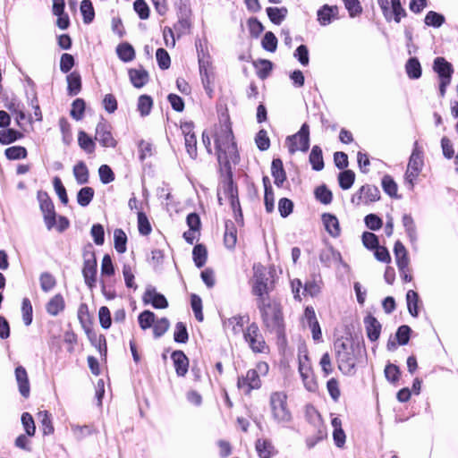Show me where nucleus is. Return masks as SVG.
Wrapping results in <instances>:
<instances>
[{
	"mask_svg": "<svg viewBox=\"0 0 458 458\" xmlns=\"http://www.w3.org/2000/svg\"><path fill=\"white\" fill-rule=\"evenodd\" d=\"M67 91L70 96H76L81 89V77L78 72H72L66 77Z\"/></svg>",
	"mask_w": 458,
	"mask_h": 458,
	"instance_id": "obj_30",
	"label": "nucleus"
},
{
	"mask_svg": "<svg viewBox=\"0 0 458 458\" xmlns=\"http://www.w3.org/2000/svg\"><path fill=\"white\" fill-rule=\"evenodd\" d=\"M95 140L104 148H115L117 144L111 132L110 124L103 120L97 124Z\"/></svg>",
	"mask_w": 458,
	"mask_h": 458,
	"instance_id": "obj_12",
	"label": "nucleus"
},
{
	"mask_svg": "<svg viewBox=\"0 0 458 458\" xmlns=\"http://www.w3.org/2000/svg\"><path fill=\"white\" fill-rule=\"evenodd\" d=\"M192 257L195 266L199 268L204 267L207 261L208 251L203 244H197L192 250Z\"/></svg>",
	"mask_w": 458,
	"mask_h": 458,
	"instance_id": "obj_43",
	"label": "nucleus"
},
{
	"mask_svg": "<svg viewBox=\"0 0 458 458\" xmlns=\"http://www.w3.org/2000/svg\"><path fill=\"white\" fill-rule=\"evenodd\" d=\"M310 163L312 169L315 171H321L324 168V159L322 149L319 146H313L309 157Z\"/></svg>",
	"mask_w": 458,
	"mask_h": 458,
	"instance_id": "obj_35",
	"label": "nucleus"
},
{
	"mask_svg": "<svg viewBox=\"0 0 458 458\" xmlns=\"http://www.w3.org/2000/svg\"><path fill=\"white\" fill-rule=\"evenodd\" d=\"M116 54L119 59L124 63H129L135 58V50L133 47L127 42L121 43L117 46Z\"/></svg>",
	"mask_w": 458,
	"mask_h": 458,
	"instance_id": "obj_32",
	"label": "nucleus"
},
{
	"mask_svg": "<svg viewBox=\"0 0 458 458\" xmlns=\"http://www.w3.org/2000/svg\"><path fill=\"white\" fill-rule=\"evenodd\" d=\"M266 13L271 22L280 25L286 18L288 10L286 7H267Z\"/></svg>",
	"mask_w": 458,
	"mask_h": 458,
	"instance_id": "obj_36",
	"label": "nucleus"
},
{
	"mask_svg": "<svg viewBox=\"0 0 458 458\" xmlns=\"http://www.w3.org/2000/svg\"><path fill=\"white\" fill-rule=\"evenodd\" d=\"M21 420L27 436L33 437L36 432V426L33 417L29 412H23L21 414Z\"/></svg>",
	"mask_w": 458,
	"mask_h": 458,
	"instance_id": "obj_58",
	"label": "nucleus"
},
{
	"mask_svg": "<svg viewBox=\"0 0 458 458\" xmlns=\"http://www.w3.org/2000/svg\"><path fill=\"white\" fill-rule=\"evenodd\" d=\"M175 372L178 377H184L188 372L189 359L182 351H174L171 354Z\"/></svg>",
	"mask_w": 458,
	"mask_h": 458,
	"instance_id": "obj_19",
	"label": "nucleus"
},
{
	"mask_svg": "<svg viewBox=\"0 0 458 458\" xmlns=\"http://www.w3.org/2000/svg\"><path fill=\"white\" fill-rule=\"evenodd\" d=\"M217 161L219 164V171L222 179L233 178V171L231 166V155L219 153L217 155Z\"/></svg>",
	"mask_w": 458,
	"mask_h": 458,
	"instance_id": "obj_25",
	"label": "nucleus"
},
{
	"mask_svg": "<svg viewBox=\"0 0 458 458\" xmlns=\"http://www.w3.org/2000/svg\"><path fill=\"white\" fill-rule=\"evenodd\" d=\"M170 322L166 318H162L160 319L155 320L153 325V334L155 338H159L164 335L166 331L169 329Z\"/></svg>",
	"mask_w": 458,
	"mask_h": 458,
	"instance_id": "obj_59",
	"label": "nucleus"
},
{
	"mask_svg": "<svg viewBox=\"0 0 458 458\" xmlns=\"http://www.w3.org/2000/svg\"><path fill=\"white\" fill-rule=\"evenodd\" d=\"M243 338L254 353H267L269 347L260 333L257 323L252 322L243 331Z\"/></svg>",
	"mask_w": 458,
	"mask_h": 458,
	"instance_id": "obj_8",
	"label": "nucleus"
},
{
	"mask_svg": "<svg viewBox=\"0 0 458 458\" xmlns=\"http://www.w3.org/2000/svg\"><path fill=\"white\" fill-rule=\"evenodd\" d=\"M78 143L80 147L89 154L95 150V142L93 140L83 131H81L78 135Z\"/></svg>",
	"mask_w": 458,
	"mask_h": 458,
	"instance_id": "obj_52",
	"label": "nucleus"
},
{
	"mask_svg": "<svg viewBox=\"0 0 458 458\" xmlns=\"http://www.w3.org/2000/svg\"><path fill=\"white\" fill-rule=\"evenodd\" d=\"M364 325L368 338L371 342L377 341L380 336L382 327L378 320L371 314H369L364 318Z\"/></svg>",
	"mask_w": 458,
	"mask_h": 458,
	"instance_id": "obj_18",
	"label": "nucleus"
},
{
	"mask_svg": "<svg viewBox=\"0 0 458 458\" xmlns=\"http://www.w3.org/2000/svg\"><path fill=\"white\" fill-rule=\"evenodd\" d=\"M73 175L78 184L83 185L89 182V173L86 164L83 161H79L73 166Z\"/></svg>",
	"mask_w": 458,
	"mask_h": 458,
	"instance_id": "obj_34",
	"label": "nucleus"
},
{
	"mask_svg": "<svg viewBox=\"0 0 458 458\" xmlns=\"http://www.w3.org/2000/svg\"><path fill=\"white\" fill-rule=\"evenodd\" d=\"M265 329L275 334L278 341H285V327L282 307L276 301H259L257 304Z\"/></svg>",
	"mask_w": 458,
	"mask_h": 458,
	"instance_id": "obj_1",
	"label": "nucleus"
},
{
	"mask_svg": "<svg viewBox=\"0 0 458 458\" xmlns=\"http://www.w3.org/2000/svg\"><path fill=\"white\" fill-rule=\"evenodd\" d=\"M39 208L43 213L44 222L48 230L54 228L56 224V213L55 206L47 192L39 191L37 194Z\"/></svg>",
	"mask_w": 458,
	"mask_h": 458,
	"instance_id": "obj_10",
	"label": "nucleus"
},
{
	"mask_svg": "<svg viewBox=\"0 0 458 458\" xmlns=\"http://www.w3.org/2000/svg\"><path fill=\"white\" fill-rule=\"evenodd\" d=\"M244 318L245 316H233L229 318L223 322V326L225 328H231L233 335H239L240 333H243L245 329H243L244 326ZM247 320H249V317L246 316Z\"/></svg>",
	"mask_w": 458,
	"mask_h": 458,
	"instance_id": "obj_26",
	"label": "nucleus"
},
{
	"mask_svg": "<svg viewBox=\"0 0 458 458\" xmlns=\"http://www.w3.org/2000/svg\"><path fill=\"white\" fill-rule=\"evenodd\" d=\"M380 191L377 187L365 184L352 197V203L359 206L360 203L369 204L379 200Z\"/></svg>",
	"mask_w": 458,
	"mask_h": 458,
	"instance_id": "obj_11",
	"label": "nucleus"
},
{
	"mask_svg": "<svg viewBox=\"0 0 458 458\" xmlns=\"http://www.w3.org/2000/svg\"><path fill=\"white\" fill-rule=\"evenodd\" d=\"M254 275L252 279L251 293L257 297L256 304L259 301H270L269 293L274 289V281L272 279L271 273L261 265L254 266Z\"/></svg>",
	"mask_w": 458,
	"mask_h": 458,
	"instance_id": "obj_3",
	"label": "nucleus"
},
{
	"mask_svg": "<svg viewBox=\"0 0 458 458\" xmlns=\"http://www.w3.org/2000/svg\"><path fill=\"white\" fill-rule=\"evenodd\" d=\"M307 413L310 421L317 428V434L315 435V437L319 440V442L322 441L327 437V428L323 424L320 414L314 408L311 409V411H308Z\"/></svg>",
	"mask_w": 458,
	"mask_h": 458,
	"instance_id": "obj_24",
	"label": "nucleus"
},
{
	"mask_svg": "<svg viewBox=\"0 0 458 458\" xmlns=\"http://www.w3.org/2000/svg\"><path fill=\"white\" fill-rule=\"evenodd\" d=\"M406 302L409 313L417 318L419 316L420 297L414 290H409L406 293Z\"/></svg>",
	"mask_w": 458,
	"mask_h": 458,
	"instance_id": "obj_37",
	"label": "nucleus"
},
{
	"mask_svg": "<svg viewBox=\"0 0 458 458\" xmlns=\"http://www.w3.org/2000/svg\"><path fill=\"white\" fill-rule=\"evenodd\" d=\"M153 106V100L148 95H141L138 99V110L141 116H147L150 114Z\"/></svg>",
	"mask_w": 458,
	"mask_h": 458,
	"instance_id": "obj_49",
	"label": "nucleus"
},
{
	"mask_svg": "<svg viewBox=\"0 0 458 458\" xmlns=\"http://www.w3.org/2000/svg\"><path fill=\"white\" fill-rule=\"evenodd\" d=\"M14 374L21 395L28 398L30 393V386L27 370L24 367L18 366L15 369Z\"/></svg>",
	"mask_w": 458,
	"mask_h": 458,
	"instance_id": "obj_16",
	"label": "nucleus"
},
{
	"mask_svg": "<svg viewBox=\"0 0 458 458\" xmlns=\"http://www.w3.org/2000/svg\"><path fill=\"white\" fill-rule=\"evenodd\" d=\"M402 223L410 242L414 244L418 241L417 227L412 216L410 214H404L402 217Z\"/></svg>",
	"mask_w": 458,
	"mask_h": 458,
	"instance_id": "obj_27",
	"label": "nucleus"
},
{
	"mask_svg": "<svg viewBox=\"0 0 458 458\" xmlns=\"http://www.w3.org/2000/svg\"><path fill=\"white\" fill-rule=\"evenodd\" d=\"M322 222L324 224L326 231L330 236L337 238L341 234V229L338 218L330 213H325L322 215Z\"/></svg>",
	"mask_w": 458,
	"mask_h": 458,
	"instance_id": "obj_20",
	"label": "nucleus"
},
{
	"mask_svg": "<svg viewBox=\"0 0 458 458\" xmlns=\"http://www.w3.org/2000/svg\"><path fill=\"white\" fill-rule=\"evenodd\" d=\"M288 150L291 154L296 151L307 152L310 148V126L304 123L293 135L286 138Z\"/></svg>",
	"mask_w": 458,
	"mask_h": 458,
	"instance_id": "obj_9",
	"label": "nucleus"
},
{
	"mask_svg": "<svg viewBox=\"0 0 458 458\" xmlns=\"http://www.w3.org/2000/svg\"><path fill=\"white\" fill-rule=\"evenodd\" d=\"M433 71L437 74L439 79V96L444 98L446 93V89L452 81L454 67L445 58L438 56L434 59Z\"/></svg>",
	"mask_w": 458,
	"mask_h": 458,
	"instance_id": "obj_7",
	"label": "nucleus"
},
{
	"mask_svg": "<svg viewBox=\"0 0 458 458\" xmlns=\"http://www.w3.org/2000/svg\"><path fill=\"white\" fill-rule=\"evenodd\" d=\"M237 385L239 388L244 389L245 394H250L251 390L260 388L261 380L257 370L249 369L245 377L238 378Z\"/></svg>",
	"mask_w": 458,
	"mask_h": 458,
	"instance_id": "obj_13",
	"label": "nucleus"
},
{
	"mask_svg": "<svg viewBox=\"0 0 458 458\" xmlns=\"http://www.w3.org/2000/svg\"><path fill=\"white\" fill-rule=\"evenodd\" d=\"M269 406L274 421L284 428H287L293 420V415L287 403V394L283 391L271 393Z\"/></svg>",
	"mask_w": 458,
	"mask_h": 458,
	"instance_id": "obj_4",
	"label": "nucleus"
},
{
	"mask_svg": "<svg viewBox=\"0 0 458 458\" xmlns=\"http://www.w3.org/2000/svg\"><path fill=\"white\" fill-rule=\"evenodd\" d=\"M255 447L259 458H270L273 455L274 445L267 439H258Z\"/></svg>",
	"mask_w": 458,
	"mask_h": 458,
	"instance_id": "obj_38",
	"label": "nucleus"
},
{
	"mask_svg": "<svg viewBox=\"0 0 458 458\" xmlns=\"http://www.w3.org/2000/svg\"><path fill=\"white\" fill-rule=\"evenodd\" d=\"M94 195L95 191L92 187H82L77 192V202L82 208L88 207L92 201Z\"/></svg>",
	"mask_w": 458,
	"mask_h": 458,
	"instance_id": "obj_39",
	"label": "nucleus"
},
{
	"mask_svg": "<svg viewBox=\"0 0 458 458\" xmlns=\"http://www.w3.org/2000/svg\"><path fill=\"white\" fill-rule=\"evenodd\" d=\"M277 42L278 41L275 34L271 31H267L262 38L261 45L265 50L273 53L276 50Z\"/></svg>",
	"mask_w": 458,
	"mask_h": 458,
	"instance_id": "obj_57",
	"label": "nucleus"
},
{
	"mask_svg": "<svg viewBox=\"0 0 458 458\" xmlns=\"http://www.w3.org/2000/svg\"><path fill=\"white\" fill-rule=\"evenodd\" d=\"M336 5L324 4L317 11V20L321 26H327L338 18Z\"/></svg>",
	"mask_w": 458,
	"mask_h": 458,
	"instance_id": "obj_15",
	"label": "nucleus"
},
{
	"mask_svg": "<svg viewBox=\"0 0 458 458\" xmlns=\"http://www.w3.org/2000/svg\"><path fill=\"white\" fill-rule=\"evenodd\" d=\"M409 170H414L416 172H420L423 167V153L418 148V142L414 143V148L410 157L408 163Z\"/></svg>",
	"mask_w": 458,
	"mask_h": 458,
	"instance_id": "obj_31",
	"label": "nucleus"
},
{
	"mask_svg": "<svg viewBox=\"0 0 458 458\" xmlns=\"http://www.w3.org/2000/svg\"><path fill=\"white\" fill-rule=\"evenodd\" d=\"M215 145L216 155L219 153L231 155L233 164L240 160L236 143L233 141V134L230 124L221 125L215 133Z\"/></svg>",
	"mask_w": 458,
	"mask_h": 458,
	"instance_id": "obj_5",
	"label": "nucleus"
},
{
	"mask_svg": "<svg viewBox=\"0 0 458 458\" xmlns=\"http://www.w3.org/2000/svg\"><path fill=\"white\" fill-rule=\"evenodd\" d=\"M411 329L407 325H403L398 327L395 336L400 345H405L409 343Z\"/></svg>",
	"mask_w": 458,
	"mask_h": 458,
	"instance_id": "obj_64",
	"label": "nucleus"
},
{
	"mask_svg": "<svg viewBox=\"0 0 458 458\" xmlns=\"http://www.w3.org/2000/svg\"><path fill=\"white\" fill-rule=\"evenodd\" d=\"M394 254L399 270H403V268H407L409 267L410 259L408 257L407 250L400 241H397L394 243Z\"/></svg>",
	"mask_w": 458,
	"mask_h": 458,
	"instance_id": "obj_21",
	"label": "nucleus"
},
{
	"mask_svg": "<svg viewBox=\"0 0 458 458\" xmlns=\"http://www.w3.org/2000/svg\"><path fill=\"white\" fill-rule=\"evenodd\" d=\"M271 174L274 177V183L279 188L282 187L286 181V174L283 161L280 158L273 159L271 164Z\"/></svg>",
	"mask_w": 458,
	"mask_h": 458,
	"instance_id": "obj_22",
	"label": "nucleus"
},
{
	"mask_svg": "<svg viewBox=\"0 0 458 458\" xmlns=\"http://www.w3.org/2000/svg\"><path fill=\"white\" fill-rule=\"evenodd\" d=\"M114 249L118 253L126 251L127 236L123 229L117 228L114 232Z\"/></svg>",
	"mask_w": 458,
	"mask_h": 458,
	"instance_id": "obj_45",
	"label": "nucleus"
},
{
	"mask_svg": "<svg viewBox=\"0 0 458 458\" xmlns=\"http://www.w3.org/2000/svg\"><path fill=\"white\" fill-rule=\"evenodd\" d=\"M424 22L428 27L440 28L445 22V18L439 13L428 11L424 18Z\"/></svg>",
	"mask_w": 458,
	"mask_h": 458,
	"instance_id": "obj_44",
	"label": "nucleus"
},
{
	"mask_svg": "<svg viewBox=\"0 0 458 458\" xmlns=\"http://www.w3.org/2000/svg\"><path fill=\"white\" fill-rule=\"evenodd\" d=\"M157 64L161 70H166L170 67L171 59L167 51L162 47L156 52Z\"/></svg>",
	"mask_w": 458,
	"mask_h": 458,
	"instance_id": "obj_61",
	"label": "nucleus"
},
{
	"mask_svg": "<svg viewBox=\"0 0 458 458\" xmlns=\"http://www.w3.org/2000/svg\"><path fill=\"white\" fill-rule=\"evenodd\" d=\"M138 229L141 235H148L151 231V225L148 219V216L144 212L138 213Z\"/></svg>",
	"mask_w": 458,
	"mask_h": 458,
	"instance_id": "obj_62",
	"label": "nucleus"
},
{
	"mask_svg": "<svg viewBox=\"0 0 458 458\" xmlns=\"http://www.w3.org/2000/svg\"><path fill=\"white\" fill-rule=\"evenodd\" d=\"M319 260L325 267H330L332 265L336 263H341L344 267H347V265L344 263L342 259L341 253L332 247L321 250L319 254Z\"/></svg>",
	"mask_w": 458,
	"mask_h": 458,
	"instance_id": "obj_17",
	"label": "nucleus"
},
{
	"mask_svg": "<svg viewBox=\"0 0 458 458\" xmlns=\"http://www.w3.org/2000/svg\"><path fill=\"white\" fill-rule=\"evenodd\" d=\"M253 65L258 69L257 76L261 80L267 79L273 70V63L267 59H259Z\"/></svg>",
	"mask_w": 458,
	"mask_h": 458,
	"instance_id": "obj_40",
	"label": "nucleus"
},
{
	"mask_svg": "<svg viewBox=\"0 0 458 458\" xmlns=\"http://www.w3.org/2000/svg\"><path fill=\"white\" fill-rule=\"evenodd\" d=\"M85 101L82 98H76L72 105L71 116L76 121L82 119L85 111Z\"/></svg>",
	"mask_w": 458,
	"mask_h": 458,
	"instance_id": "obj_55",
	"label": "nucleus"
},
{
	"mask_svg": "<svg viewBox=\"0 0 458 458\" xmlns=\"http://www.w3.org/2000/svg\"><path fill=\"white\" fill-rule=\"evenodd\" d=\"M344 7L351 18H355L362 13V6L359 0H343Z\"/></svg>",
	"mask_w": 458,
	"mask_h": 458,
	"instance_id": "obj_60",
	"label": "nucleus"
},
{
	"mask_svg": "<svg viewBox=\"0 0 458 458\" xmlns=\"http://www.w3.org/2000/svg\"><path fill=\"white\" fill-rule=\"evenodd\" d=\"M355 174L352 170H344L338 174L339 186L343 190H349L354 183Z\"/></svg>",
	"mask_w": 458,
	"mask_h": 458,
	"instance_id": "obj_46",
	"label": "nucleus"
},
{
	"mask_svg": "<svg viewBox=\"0 0 458 458\" xmlns=\"http://www.w3.org/2000/svg\"><path fill=\"white\" fill-rule=\"evenodd\" d=\"M338 369L344 375H352L356 365L354 344L352 337H339L334 342Z\"/></svg>",
	"mask_w": 458,
	"mask_h": 458,
	"instance_id": "obj_2",
	"label": "nucleus"
},
{
	"mask_svg": "<svg viewBox=\"0 0 458 458\" xmlns=\"http://www.w3.org/2000/svg\"><path fill=\"white\" fill-rule=\"evenodd\" d=\"M71 429L74 437L79 441L98 432L92 425H72Z\"/></svg>",
	"mask_w": 458,
	"mask_h": 458,
	"instance_id": "obj_42",
	"label": "nucleus"
},
{
	"mask_svg": "<svg viewBox=\"0 0 458 458\" xmlns=\"http://www.w3.org/2000/svg\"><path fill=\"white\" fill-rule=\"evenodd\" d=\"M22 320L25 326H30L32 323L33 309L29 298H24L21 302Z\"/></svg>",
	"mask_w": 458,
	"mask_h": 458,
	"instance_id": "obj_56",
	"label": "nucleus"
},
{
	"mask_svg": "<svg viewBox=\"0 0 458 458\" xmlns=\"http://www.w3.org/2000/svg\"><path fill=\"white\" fill-rule=\"evenodd\" d=\"M83 267L82 276L84 277L85 284L89 288H93L97 283V259L93 246L89 243L83 248Z\"/></svg>",
	"mask_w": 458,
	"mask_h": 458,
	"instance_id": "obj_6",
	"label": "nucleus"
},
{
	"mask_svg": "<svg viewBox=\"0 0 458 458\" xmlns=\"http://www.w3.org/2000/svg\"><path fill=\"white\" fill-rule=\"evenodd\" d=\"M142 301L145 304L150 303L155 309H165L168 307V301L165 297L157 293L156 288L151 285L147 287Z\"/></svg>",
	"mask_w": 458,
	"mask_h": 458,
	"instance_id": "obj_14",
	"label": "nucleus"
},
{
	"mask_svg": "<svg viewBox=\"0 0 458 458\" xmlns=\"http://www.w3.org/2000/svg\"><path fill=\"white\" fill-rule=\"evenodd\" d=\"M5 157L9 160H18L25 158L28 155L27 149L22 146H13L7 148L4 151Z\"/></svg>",
	"mask_w": 458,
	"mask_h": 458,
	"instance_id": "obj_51",
	"label": "nucleus"
},
{
	"mask_svg": "<svg viewBox=\"0 0 458 458\" xmlns=\"http://www.w3.org/2000/svg\"><path fill=\"white\" fill-rule=\"evenodd\" d=\"M381 185L383 191L391 198L400 199L397 194L398 186L392 176L386 174L382 178Z\"/></svg>",
	"mask_w": 458,
	"mask_h": 458,
	"instance_id": "obj_41",
	"label": "nucleus"
},
{
	"mask_svg": "<svg viewBox=\"0 0 458 458\" xmlns=\"http://www.w3.org/2000/svg\"><path fill=\"white\" fill-rule=\"evenodd\" d=\"M39 283L41 290L45 293H48L55 288L56 280L49 272H43L39 276Z\"/></svg>",
	"mask_w": 458,
	"mask_h": 458,
	"instance_id": "obj_53",
	"label": "nucleus"
},
{
	"mask_svg": "<svg viewBox=\"0 0 458 458\" xmlns=\"http://www.w3.org/2000/svg\"><path fill=\"white\" fill-rule=\"evenodd\" d=\"M156 316L154 312L150 310H144L140 313L138 317L139 325L141 329L146 330L151 327H153L155 323Z\"/></svg>",
	"mask_w": 458,
	"mask_h": 458,
	"instance_id": "obj_54",
	"label": "nucleus"
},
{
	"mask_svg": "<svg viewBox=\"0 0 458 458\" xmlns=\"http://www.w3.org/2000/svg\"><path fill=\"white\" fill-rule=\"evenodd\" d=\"M81 13L83 17V22L89 24L95 17V11L90 0H82L81 3Z\"/></svg>",
	"mask_w": 458,
	"mask_h": 458,
	"instance_id": "obj_47",
	"label": "nucleus"
},
{
	"mask_svg": "<svg viewBox=\"0 0 458 458\" xmlns=\"http://www.w3.org/2000/svg\"><path fill=\"white\" fill-rule=\"evenodd\" d=\"M314 194L315 198L324 205H328L332 202V191L325 184L317 187Z\"/></svg>",
	"mask_w": 458,
	"mask_h": 458,
	"instance_id": "obj_48",
	"label": "nucleus"
},
{
	"mask_svg": "<svg viewBox=\"0 0 458 458\" xmlns=\"http://www.w3.org/2000/svg\"><path fill=\"white\" fill-rule=\"evenodd\" d=\"M128 74L131 84L137 89L142 88L148 81V72L143 68H131L128 71Z\"/></svg>",
	"mask_w": 458,
	"mask_h": 458,
	"instance_id": "obj_23",
	"label": "nucleus"
},
{
	"mask_svg": "<svg viewBox=\"0 0 458 458\" xmlns=\"http://www.w3.org/2000/svg\"><path fill=\"white\" fill-rule=\"evenodd\" d=\"M405 72L411 80H418L422 75V68L417 57H410L405 64Z\"/></svg>",
	"mask_w": 458,
	"mask_h": 458,
	"instance_id": "obj_28",
	"label": "nucleus"
},
{
	"mask_svg": "<svg viewBox=\"0 0 458 458\" xmlns=\"http://www.w3.org/2000/svg\"><path fill=\"white\" fill-rule=\"evenodd\" d=\"M64 300L61 294H55L46 305V310L51 316H57L64 309Z\"/></svg>",
	"mask_w": 458,
	"mask_h": 458,
	"instance_id": "obj_33",
	"label": "nucleus"
},
{
	"mask_svg": "<svg viewBox=\"0 0 458 458\" xmlns=\"http://www.w3.org/2000/svg\"><path fill=\"white\" fill-rule=\"evenodd\" d=\"M237 242V230L234 224L228 220L225 222L224 242L227 249H233Z\"/></svg>",
	"mask_w": 458,
	"mask_h": 458,
	"instance_id": "obj_29",
	"label": "nucleus"
},
{
	"mask_svg": "<svg viewBox=\"0 0 458 458\" xmlns=\"http://www.w3.org/2000/svg\"><path fill=\"white\" fill-rule=\"evenodd\" d=\"M174 340L178 344H186L189 340V334L186 325L183 322H177L174 327Z\"/></svg>",
	"mask_w": 458,
	"mask_h": 458,
	"instance_id": "obj_50",
	"label": "nucleus"
},
{
	"mask_svg": "<svg viewBox=\"0 0 458 458\" xmlns=\"http://www.w3.org/2000/svg\"><path fill=\"white\" fill-rule=\"evenodd\" d=\"M21 133L13 129H8L6 131H0V143L3 145H8L18 140Z\"/></svg>",
	"mask_w": 458,
	"mask_h": 458,
	"instance_id": "obj_63",
	"label": "nucleus"
}]
</instances>
